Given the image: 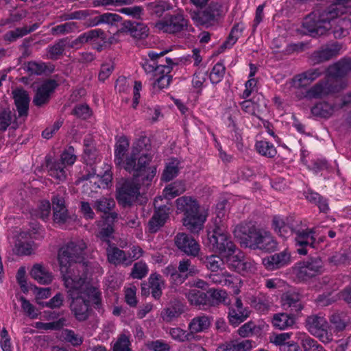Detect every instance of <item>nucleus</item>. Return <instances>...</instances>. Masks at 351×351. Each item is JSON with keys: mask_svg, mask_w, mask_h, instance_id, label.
Returning a JSON list of instances; mask_svg holds the SVG:
<instances>
[{"mask_svg": "<svg viewBox=\"0 0 351 351\" xmlns=\"http://www.w3.org/2000/svg\"><path fill=\"white\" fill-rule=\"evenodd\" d=\"M305 326L308 331L317 337L324 344L330 343L333 339L332 332L326 319L321 314L312 315L306 319Z\"/></svg>", "mask_w": 351, "mask_h": 351, "instance_id": "9d476101", "label": "nucleus"}, {"mask_svg": "<svg viewBox=\"0 0 351 351\" xmlns=\"http://www.w3.org/2000/svg\"><path fill=\"white\" fill-rule=\"evenodd\" d=\"M322 268L323 263L320 258H311L296 263L293 267L292 274L296 282H304L319 274Z\"/></svg>", "mask_w": 351, "mask_h": 351, "instance_id": "9b49d317", "label": "nucleus"}, {"mask_svg": "<svg viewBox=\"0 0 351 351\" xmlns=\"http://www.w3.org/2000/svg\"><path fill=\"white\" fill-rule=\"evenodd\" d=\"M148 139L141 137L133 143L131 150L129 151L130 141L124 136L119 137L114 146V162L117 166L123 167L136 177L152 181L156 173V167H149L152 160L150 155L142 153L147 150Z\"/></svg>", "mask_w": 351, "mask_h": 351, "instance_id": "f257e3e1", "label": "nucleus"}, {"mask_svg": "<svg viewBox=\"0 0 351 351\" xmlns=\"http://www.w3.org/2000/svg\"><path fill=\"white\" fill-rule=\"evenodd\" d=\"M84 43H90L93 46V48L96 49L98 51H100L102 49L103 43H106V36L104 30L101 29H94L88 30L82 34Z\"/></svg>", "mask_w": 351, "mask_h": 351, "instance_id": "c85d7f7f", "label": "nucleus"}, {"mask_svg": "<svg viewBox=\"0 0 351 351\" xmlns=\"http://www.w3.org/2000/svg\"><path fill=\"white\" fill-rule=\"evenodd\" d=\"M13 99L17 112V116H15L14 123L17 124L25 121L29 114V105L30 98L27 92L22 88H17L12 92Z\"/></svg>", "mask_w": 351, "mask_h": 351, "instance_id": "4468645a", "label": "nucleus"}, {"mask_svg": "<svg viewBox=\"0 0 351 351\" xmlns=\"http://www.w3.org/2000/svg\"><path fill=\"white\" fill-rule=\"evenodd\" d=\"M154 77V82L153 87L154 89L162 90L167 88L172 80L171 75L169 72H163L162 69L158 73L156 74Z\"/></svg>", "mask_w": 351, "mask_h": 351, "instance_id": "603ef678", "label": "nucleus"}, {"mask_svg": "<svg viewBox=\"0 0 351 351\" xmlns=\"http://www.w3.org/2000/svg\"><path fill=\"white\" fill-rule=\"evenodd\" d=\"M65 190L61 189L53 196L51 201L53 204V210L62 209L66 208L65 205Z\"/></svg>", "mask_w": 351, "mask_h": 351, "instance_id": "338daca9", "label": "nucleus"}, {"mask_svg": "<svg viewBox=\"0 0 351 351\" xmlns=\"http://www.w3.org/2000/svg\"><path fill=\"white\" fill-rule=\"evenodd\" d=\"M114 206L115 202L111 197H102L94 202V206L97 211L106 215L105 219L108 223H112L117 219L118 215L116 213H110Z\"/></svg>", "mask_w": 351, "mask_h": 351, "instance_id": "5701e85b", "label": "nucleus"}, {"mask_svg": "<svg viewBox=\"0 0 351 351\" xmlns=\"http://www.w3.org/2000/svg\"><path fill=\"white\" fill-rule=\"evenodd\" d=\"M272 324L275 328L285 330L294 324V319L287 313H278L274 316Z\"/></svg>", "mask_w": 351, "mask_h": 351, "instance_id": "8fccbe9b", "label": "nucleus"}, {"mask_svg": "<svg viewBox=\"0 0 351 351\" xmlns=\"http://www.w3.org/2000/svg\"><path fill=\"white\" fill-rule=\"evenodd\" d=\"M295 234V242L297 247V252L300 255L307 254V247H315V232L313 229H301L295 228L294 232Z\"/></svg>", "mask_w": 351, "mask_h": 351, "instance_id": "2eb2a0df", "label": "nucleus"}, {"mask_svg": "<svg viewBox=\"0 0 351 351\" xmlns=\"http://www.w3.org/2000/svg\"><path fill=\"white\" fill-rule=\"evenodd\" d=\"M132 180H125L121 186L117 190V199L119 204L123 206H130L136 201L140 194L139 186L141 184L148 185L151 181L141 179V177H136L133 174Z\"/></svg>", "mask_w": 351, "mask_h": 351, "instance_id": "1a4fd4ad", "label": "nucleus"}, {"mask_svg": "<svg viewBox=\"0 0 351 351\" xmlns=\"http://www.w3.org/2000/svg\"><path fill=\"white\" fill-rule=\"evenodd\" d=\"M210 317L201 315L193 317L188 325L189 332L192 335L193 339H195V334L206 331L210 326Z\"/></svg>", "mask_w": 351, "mask_h": 351, "instance_id": "c756f323", "label": "nucleus"}, {"mask_svg": "<svg viewBox=\"0 0 351 351\" xmlns=\"http://www.w3.org/2000/svg\"><path fill=\"white\" fill-rule=\"evenodd\" d=\"M86 248L83 240H76L67 243L60 249L58 261L63 280L81 277L87 278L88 266L82 262Z\"/></svg>", "mask_w": 351, "mask_h": 351, "instance_id": "20e7f679", "label": "nucleus"}, {"mask_svg": "<svg viewBox=\"0 0 351 351\" xmlns=\"http://www.w3.org/2000/svg\"><path fill=\"white\" fill-rule=\"evenodd\" d=\"M64 282L72 300L70 305L72 313L77 320H86L89 315L90 304L97 307L101 304V292L84 277L73 280L67 278Z\"/></svg>", "mask_w": 351, "mask_h": 351, "instance_id": "f03ea898", "label": "nucleus"}, {"mask_svg": "<svg viewBox=\"0 0 351 351\" xmlns=\"http://www.w3.org/2000/svg\"><path fill=\"white\" fill-rule=\"evenodd\" d=\"M50 213L51 204L49 201L44 200L40 202L34 215L45 221L49 218Z\"/></svg>", "mask_w": 351, "mask_h": 351, "instance_id": "0e129e2a", "label": "nucleus"}, {"mask_svg": "<svg viewBox=\"0 0 351 351\" xmlns=\"http://www.w3.org/2000/svg\"><path fill=\"white\" fill-rule=\"evenodd\" d=\"M235 252L236 251H234L230 255L223 256L222 257L226 259L230 269L238 272L239 270H241V265L244 258L242 253L239 252L238 254H235Z\"/></svg>", "mask_w": 351, "mask_h": 351, "instance_id": "4d7b16f0", "label": "nucleus"}, {"mask_svg": "<svg viewBox=\"0 0 351 351\" xmlns=\"http://www.w3.org/2000/svg\"><path fill=\"white\" fill-rule=\"evenodd\" d=\"M175 245L179 250L189 256H198L201 247L199 243L191 235L180 232L174 239Z\"/></svg>", "mask_w": 351, "mask_h": 351, "instance_id": "ddd939ff", "label": "nucleus"}, {"mask_svg": "<svg viewBox=\"0 0 351 351\" xmlns=\"http://www.w3.org/2000/svg\"><path fill=\"white\" fill-rule=\"evenodd\" d=\"M209 303L208 306H217L220 304L225 305L230 304V300L228 297V293L223 289H210Z\"/></svg>", "mask_w": 351, "mask_h": 351, "instance_id": "a18cd8bd", "label": "nucleus"}, {"mask_svg": "<svg viewBox=\"0 0 351 351\" xmlns=\"http://www.w3.org/2000/svg\"><path fill=\"white\" fill-rule=\"evenodd\" d=\"M226 12L220 3L213 1L204 10L192 12L191 18L197 26L208 28L217 25Z\"/></svg>", "mask_w": 351, "mask_h": 351, "instance_id": "6e6552de", "label": "nucleus"}, {"mask_svg": "<svg viewBox=\"0 0 351 351\" xmlns=\"http://www.w3.org/2000/svg\"><path fill=\"white\" fill-rule=\"evenodd\" d=\"M255 347V343L252 340L234 339L220 344L217 351H250Z\"/></svg>", "mask_w": 351, "mask_h": 351, "instance_id": "a878e982", "label": "nucleus"}, {"mask_svg": "<svg viewBox=\"0 0 351 351\" xmlns=\"http://www.w3.org/2000/svg\"><path fill=\"white\" fill-rule=\"evenodd\" d=\"M106 255L108 262L115 266H129V258H127L126 252L113 245H108L106 249Z\"/></svg>", "mask_w": 351, "mask_h": 351, "instance_id": "bb28decb", "label": "nucleus"}, {"mask_svg": "<svg viewBox=\"0 0 351 351\" xmlns=\"http://www.w3.org/2000/svg\"><path fill=\"white\" fill-rule=\"evenodd\" d=\"M251 306L261 313L267 312L271 304V298L267 295L260 293L250 300Z\"/></svg>", "mask_w": 351, "mask_h": 351, "instance_id": "4c0bfd02", "label": "nucleus"}, {"mask_svg": "<svg viewBox=\"0 0 351 351\" xmlns=\"http://www.w3.org/2000/svg\"><path fill=\"white\" fill-rule=\"evenodd\" d=\"M12 121V112L10 108H5L0 110V131L5 132L7 128L12 123L16 127L18 126L19 121H17V124L14 123Z\"/></svg>", "mask_w": 351, "mask_h": 351, "instance_id": "bf43d9fd", "label": "nucleus"}, {"mask_svg": "<svg viewBox=\"0 0 351 351\" xmlns=\"http://www.w3.org/2000/svg\"><path fill=\"white\" fill-rule=\"evenodd\" d=\"M226 73V67L221 62L216 63L210 73V80L212 84H218L223 78Z\"/></svg>", "mask_w": 351, "mask_h": 351, "instance_id": "052dcab7", "label": "nucleus"}, {"mask_svg": "<svg viewBox=\"0 0 351 351\" xmlns=\"http://www.w3.org/2000/svg\"><path fill=\"white\" fill-rule=\"evenodd\" d=\"M338 13L333 7L327 10H316L304 18L302 25L304 29L312 36H319L329 31L335 22L332 33L336 38H341L349 34L351 21L346 18L337 19Z\"/></svg>", "mask_w": 351, "mask_h": 351, "instance_id": "7ed1b4c3", "label": "nucleus"}, {"mask_svg": "<svg viewBox=\"0 0 351 351\" xmlns=\"http://www.w3.org/2000/svg\"><path fill=\"white\" fill-rule=\"evenodd\" d=\"M31 277L40 285H49L53 280L52 273L43 264H34L29 272Z\"/></svg>", "mask_w": 351, "mask_h": 351, "instance_id": "cd10ccee", "label": "nucleus"}, {"mask_svg": "<svg viewBox=\"0 0 351 351\" xmlns=\"http://www.w3.org/2000/svg\"><path fill=\"white\" fill-rule=\"evenodd\" d=\"M80 180H93V182L95 184H97V187L106 189L109 186L110 184H111L112 180V175L108 171H106L102 176L88 173V174L83 175L82 177H80Z\"/></svg>", "mask_w": 351, "mask_h": 351, "instance_id": "58836bf2", "label": "nucleus"}, {"mask_svg": "<svg viewBox=\"0 0 351 351\" xmlns=\"http://www.w3.org/2000/svg\"><path fill=\"white\" fill-rule=\"evenodd\" d=\"M30 234L27 232H21L15 243V250L18 255H29L33 252L32 242L27 241Z\"/></svg>", "mask_w": 351, "mask_h": 351, "instance_id": "e433bc0d", "label": "nucleus"}, {"mask_svg": "<svg viewBox=\"0 0 351 351\" xmlns=\"http://www.w3.org/2000/svg\"><path fill=\"white\" fill-rule=\"evenodd\" d=\"M328 75L332 77H343L351 73V59L343 58L328 69Z\"/></svg>", "mask_w": 351, "mask_h": 351, "instance_id": "7c9ffc66", "label": "nucleus"}, {"mask_svg": "<svg viewBox=\"0 0 351 351\" xmlns=\"http://www.w3.org/2000/svg\"><path fill=\"white\" fill-rule=\"evenodd\" d=\"M123 28L136 38L141 39L148 36L149 29L144 23L125 21Z\"/></svg>", "mask_w": 351, "mask_h": 351, "instance_id": "f704fd0d", "label": "nucleus"}, {"mask_svg": "<svg viewBox=\"0 0 351 351\" xmlns=\"http://www.w3.org/2000/svg\"><path fill=\"white\" fill-rule=\"evenodd\" d=\"M91 144L90 138H85L84 140V145L85 147L84 151V159L88 165H92L96 160V152L95 149L89 147Z\"/></svg>", "mask_w": 351, "mask_h": 351, "instance_id": "e2e57ef3", "label": "nucleus"}, {"mask_svg": "<svg viewBox=\"0 0 351 351\" xmlns=\"http://www.w3.org/2000/svg\"><path fill=\"white\" fill-rule=\"evenodd\" d=\"M207 237L208 247L213 252L219 254L221 256L230 255L237 250L223 221L219 216L212 221L207 230Z\"/></svg>", "mask_w": 351, "mask_h": 351, "instance_id": "0eeeda50", "label": "nucleus"}, {"mask_svg": "<svg viewBox=\"0 0 351 351\" xmlns=\"http://www.w3.org/2000/svg\"><path fill=\"white\" fill-rule=\"evenodd\" d=\"M250 316V311L243 305L241 300L235 299V302L230 306L228 311V319L231 325L239 326Z\"/></svg>", "mask_w": 351, "mask_h": 351, "instance_id": "a211bd4d", "label": "nucleus"}, {"mask_svg": "<svg viewBox=\"0 0 351 351\" xmlns=\"http://www.w3.org/2000/svg\"><path fill=\"white\" fill-rule=\"evenodd\" d=\"M167 333L171 337L178 342H184L193 340L192 335L189 331L185 330L181 328H170Z\"/></svg>", "mask_w": 351, "mask_h": 351, "instance_id": "6e6d98bb", "label": "nucleus"}, {"mask_svg": "<svg viewBox=\"0 0 351 351\" xmlns=\"http://www.w3.org/2000/svg\"><path fill=\"white\" fill-rule=\"evenodd\" d=\"M21 302V308L24 313L31 319H36L38 317V313L35 306L32 304L29 300L25 297L21 296L19 298Z\"/></svg>", "mask_w": 351, "mask_h": 351, "instance_id": "69168bd1", "label": "nucleus"}, {"mask_svg": "<svg viewBox=\"0 0 351 351\" xmlns=\"http://www.w3.org/2000/svg\"><path fill=\"white\" fill-rule=\"evenodd\" d=\"M130 344L129 336L122 334L114 343L113 351H131Z\"/></svg>", "mask_w": 351, "mask_h": 351, "instance_id": "774afa93", "label": "nucleus"}, {"mask_svg": "<svg viewBox=\"0 0 351 351\" xmlns=\"http://www.w3.org/2000/svg\"><path fill=\"white\" fill-rule=\"evenodd\" d=\"M291 263V254L287 250L263 259V264L269 270H274L289 265Z\"/></svg>", "mask_w": 351, "mask_h": 351, "instance_id": "412c9836", "label": "nucleus"}, {"mask_svg": "<svg viewBox=\"0 0 351 351\" xmlns=\"http://www.w3.org/2000/svg\"><path fill=\"white\" fill-rule=\"evenodd\" d=\"M278 243L268 231L261 230V234L256 242V248L265 251H274L277 248Z\"/></svg>", "mask_w": 351, "mask_h": 351, "instance_id": "a19ab883", "label": "nucleus"}, {"mask_svg": "<svg viewBox=\"0 0 351 351\" xmlns=\"http://www.w3.org/2000/svg\"><path fill=\"white\" fill-rule=\"evenodd\" d=\"M334 92L333 88L328 81L320 80L313 86L308 88L304 93H296L295 96L299 99H322Z\"/></svg>", "mask_w": 351, "mask_h": 351, "instance_id": "dca6fc26", "label": "nucleus"}, {"mask_svg": "<svg viewBox=\"0 0 351 351\" xmlns=\"http://www.w3.org/2000/svg\"><path fill=\"white\" fill-rule=\"evenodd\" d=\"M293 222L292 219L275 216L272 220V228L279 237L287 239L291 236L295 230L296 227Z\"/></svg>", "mask_w": 351, "mask_h": 351, "instance_id": "6ab92c4d", "label": "nucleus"}, {"mask_svg": "<svg viewBox=\"0 0 351 351\" xmlns=\"http://www.w3.org/2000/svg\"><path fill=\"white\" fill-rule=\"evenodd\" d=\"M260 98L258 97L257 100L253 99H245L240 103V106L243 111L251 115L258 117V115L263 111V108H265L266 105L263 101V104L258 103Z\"/></svg>", "mask_w": 351, "mask_h": 351, "instance_id": "ea45409f", "label": "nucleus"}, {"mask_svg": "<svg viewBox=\"0 0 351 351\" xmlns=\"http://www.w3.org/2000/svg\"><path fill=\"white\" fill-rule=\"evenodd\" d=\"M79 29V25L76 22L69 21L58 25L51 29V34L53 36H60L73 33Z\"/></svg>", "mask_w": 351, "mask_h": 351, "instance_id": "de8ad7c7", "label": "nucleus"}, {"mask_svg": "<svg viewBox=\"0 0 351 351\" xmlns=\"http://www.w3.org/2000/svg\"><path fill=\"white\" fill-rule=\"evenodd\" d=\"M149 288L152 295L155 299H159L162 295V290L165 287V282L162 276L158 274H152L149 278Z\"/></svg>", "mask_w": 351, "mask_h": 351, "instance_id": "49530a36", "label": "nucleus"}, {"mask_svg": "<svg viewBox=\"0 0 351 351\" xmlns=\"http://www.w3.org/2000/svg\"><path fill=\"white\" fill-rule=\"evenodd\" d=\"M295 339L301 344L304 351H326L315 339L305 332H297Z\"/></svg>", "mask_w": 351, "mask_h": 351, "instance_id": "72a5a7b5", "label": "nucleus"}, {"mask_svg": "<svg viewBox=\"0 0 351 351\" xmlns=\"http://www.w3.org/2000/svg\"><path fill=\"white\" fill-rule=\"evenodd\" d=\"M68 38H63L58 40L54 44L49 45L47 52L49 58L51 60H58L63 54L67 48Z\"/></svg>", "mask_w": 351, "mask_h": 351, "instance_id": "37998d69", "label": "nucleus"}, {"mask_svg": "<svg viewBox=\"0 0 351 351\" xmlns=\"http://www.w3.org/2000/svg\"><path fill=\"white\" fill-rule=\"evenodd\" d=\"M184 312V306L180 302H175L161 312V317L166 322H171Z\"/></svg>", "mask_w": 351, "mask_h": 351, "instance_id": "79ce46f5", "label": "nucleus"}, {"mask_svg": "<svg viewBox=\"0 0 351 351\" xmlns=\"http://www.w3.org/2000/svg\"><path fill=\"white\" fill-rule=\"evenodd\" d=\"M186 191L185 184L182 181H176L167 185L163 190L162 197L154 199L155 212L149 221V229L151 232H156L162 227L169 217L170 206L169 200L183 193Z\"/></svg>", "mask_w": 351, "mask_h": 351, "instance_id": "39448f33", "label": "nucleus"}, {"mask_svg": "<svg viewBox=\"0 0 351 351\" xmlns=\"http://www.w3.org/2000/svg\"><path fill=\"white\" fill-rule=\"evenodd\" d=\"M206 268L212 271H217L223 265V259L217 255H210L202 259Z\"/></svg>", "mask_w": 351, "mask_h": 351, "instance_id": "13d9d810", "label": "nucleus"}, {"mask_svg": "<svg viewBox=\"0 0 351 351\" xmlns=\"http://www.w3.org/2000/svg\"><path fill=\"white\" fill-rule=\"evenodd\" d=\"M255 147L260 154L268 158L274 157L277 153L274 145L267 141H257Z\"/></svg>", "mask_w": 351, "mask_h": 351, "instance_id": "864d4df0", "label": "nucleus"}, {"mask_svg": "<svg viewBox=\"0 0 351 351\" xmlns=\"http://www.w3.org/2000/svg\"><path fill=\"white\" fill-rule=\"evenodd\" d=\"M188 25V21L183 14H167L155 24V27L164 33L176 34L184 30Z\"/></svg>", "mask_w": 351, "mask_h": 351, "instance_id": "f8f14e48", "label": "nucleus"}, {"mask_svg": "<svg viewBox=\"0 0 351 351\" xmlns=\"http://www.w3.org/2000/svg\"><path fill=\"white\" fill-rule=\"evenodd\" d=\"M177 271L180 278V285L189 277L194 276L199 274V271L189 258H183L179 261Z\"/></svg>", "mask_w": 351, "mask_h": 351, "instance_id": "2f4dec72", "label": "nucleus"}, {"mask_svg": "<svg viewBox=\"0 0 351 351\" xmlns=\"http://www.w3.org/2000/svg\"><path fill=\"white\" fill-rule=\"evenodd\" d=\"M178 213L184 214L183 225L192 233H198L204 228L208 212L202 208L196 199L182 196L176 201Z\"/></svg>", "mask_w": 351, "mask_h": 351, "instance_id": "423d86ee", "label": "nucleus"}, {"mask_svg": "<svg viewBox=\"0 0 351 351\" xmlns=\"http://www.w3.org/2000/svg\"><path fill=\"white\" fill-rule=\"evenodd\" d=\"M184 295L191 305L204 308L209 303L207 293L197 289H191L184 293Z\"/></svg>", "mask_w": 351, "mask_h": 351, "instance_id": "c9c22d12", "label": "nucleus"}, {"mask_svg": "<svg viewBox=\"0 0 351 351\" xmlns=\"http://www.w3.org/2000/svg\"><path fill=\"white\" fill-rule=\"evenodd\" d=\"M330 322L335 332L344 330L348 325V319L342 313H333L330 317Z\"/></svg>", "mask_w": 351, "mask_h": 351, "instance_id": "5fc2aeb1", "label": "nucleus"}, {"mask_svg": "<svg viewBox=\"0 0 351 351\" xmlns=\"http://www.w3.org/2000/svg\"><path fill=\"white\" fill-rule=\"evenodd\" d=\"M166 53V51H161L160 53L149 51L148 53V56L150 58V60L146 59L143 60V62H142V66L144 71L147 73H152L153 76L160 72L162 69L163 72L165 71V73L169 72V67H164V66H162V64H160V66H157V63L156 62V60L158 59V58L163 56Z\"/></svg>", "mask_w": 351, "mask_h": 351, "instance_id": "393cba45", "label": "nucleus"}, {"mask_svg": "<svg viewBox=\"0 0 351 351\" xmlns=\"http://www.w3.org/2000/svg\"><path fill=\"white\" fill-rule=\"evenodd\" d=\"M341 45L337 43L328 45L322 49L315 51L313 54V60L315 63H321L336 57L340 53Z\"/></svg>", "mask_w": 351, "mask_h": 351, "instance_id": "b1692460", "label": "nucleus"}, {"mask_svg": "<svg viewBox=\"0 0 351 351\" xmlns=\"http://www.w3.org/2000/svg\"><path fill=\"white\" fill-rule=\"evenodd\" d=\"M282 306L285 308H291L292 311H300L302 308L299 295L295 293H287L282 298Z\"/></svg>", "mask_w": 351, "mask_h": 351, "instance_id": "09e8293b", "label": "nucleus"}, {"mask_svg": "<svg viewBox=\"0 0 351 351\" xmlns=\"http://www.w3.org/2000/svg\"><path fill=\"white\" fill-rule=\"evenodd\" d=\"M340 110L337 104H330L326 101L319 102L311 108V113L317 117L328 119Z\"/></svg>", "mask_w": 351, "mask_h": 351, "instance_id": "473e14b6", "label": "nucleus"}, {"mask_svg": "<svg viewBox=\"0 0 351 351\" xmlns=\"http://www.w3.org/2000/svg\"><path fill=\"white\" fill-rule=\"evenodd\" d=\"M180 162L178 160L173 158L168 162L163 171L162 180L169 182L178 176L179 172Z\"/></svg>", "mask_w": 351, "mask_h": 351, "instance_id": "3c124183", "label": "nucleus"}, {"mask_svg": "<svg viewBox=\"0 0 351 351\" xmlns=\"http://www.w3.org/2000/svg\"><path fill=\"white\" fill-rule=\"evenodd\" d=\"M49 175L59 181H63L66 179V172L65 166L59 160L50 162L47 163Z\"/></svg>", "mask_w": 351, "mask_h": 351, "instance_id": "c03bdc74", "label": "nucleus"}, {"mask_svg": "<svg viewBox=\"0 0 351 351\" xmlns=\"http://www.w3.org/2000/svg\"><path fill=\"white\" fill-rule=\"evenodd\" d=\"M57 83L53 80L45 81L38 88L33 99L35 106L40 107L49 102L51 94L57 86Z\"/></svg>", "mask_w": 351, "mask_h": 351, "instance_id": "aec40b11", "label": "nucleus"}, {"mask_svg": "<svg viewBox=\"0 0 351 351\" xmlns=\"http://www.w3.org/2000/svg\"><path fill=\"white\" fill-rule=\"evenodd\" d=\"M261 231L256 230L254 228L247 230L245 227H241L235 230L234 234L240 240L241 244L245 247L255 249Z\"/></svg>", "mask_w": 351, "mask_h": 351, "instance_id": "4be33fe9", "label": "nucleus"}, {"mask_svg": "<svg viewBox=\"0 0 351 351\" xmlns=\"http://www.w3.org/2000/svg\"><path fill=\"white\" fill-rule=\"evenodd\" d=\"M148 267L143 261H138L136 263L131 271V276L135 279H142L148 274Z\"/></svg>", "mask_w": 351, "mask_h": 351, "instance_id": "680f3d73", "label": "nucleus"}, {"mask_svg": "<svg viewBox=\"0 0 351 351\" xmlns=\"http://www.w3.org/2000/svg\"><path fill=\"white\" fill-rule=\"evenodd\" d=\"M322 74L319 68H313L295 75L291 81V86L300 90L309 86Z\"/></svg>", "mask_w": 351, "mask_h": 351, "instance_id": "f3484780", "label": "nucleus"}]
</instances>
